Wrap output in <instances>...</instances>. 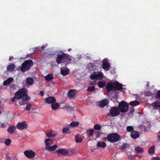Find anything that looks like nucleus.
I'll return each instance as SVG.
<instances>
[{
	"mask_svg": "<svg viewBox=\"0 0 160 160\" xmlns=\"http://www.w3.org/2000/svg\"><path fill=\"white\" fill-rule=\"evenodd\" d=\"M24 154L26 157L29 159H32L35 156V152L32 150H27L24 152Z\"/></svg>",
	"mask_w": 160,
	"mask_h": 160,
	"instance_id": "6e6552de",
	"label": "nucleus"
},
{
	"mask_svg": "<svg viewBox=\"0 0 160 160\" xmlns=\"http://www.w3.org/2000/svg\"><path fill=\"white\" fill-rule=\"evenodd\" d=\"M13 57L12 56H10L9 57V60L10 61H11L13 59Z\"/></svg>",
	"mask_w": 160,
	"mask_h": 160,
	"instance_id": "5fc2aeb1",
	"label": "nucleus"
},
{
	"mask_svg": "<svg viewBox=\"0 0 160 160\" xmlns=\"http://www.w3.org/2000/svg\"><path fill=\"white\" fill-rule=\"evenodd\" d=\"M127 144L126 143H124L122 145L121 147V149L122 150H124L126 147V146Z\"/></svg>",
	"mask_w": 160,
	"mask_h": 160,
	"instance_id": "ea45409f",
	"label": "nucleus"
},
{
	"mask_svg": "<svg viewBox=\"0 0 160 160\" xmlns=\"http://www.w3.org/2000/svg\"><path fill=\"white\" fill-rule=\"evenodd\" d=\"M130 136L132 138L136 139L139 137V134L137 132L135 131H132L131 132Z\"/></svg>",
	"mask_w": 160,
	"mask_h": 160,
	"instance_id": "dca6fc26",
	"label": "nucleus"
},
{
	"mask_svg": "<svg viewBox=\"0 0 160 160\" xmlns=\"http://www.w3.org/2000/svg\"><path fill=\"white\" fill-rule=\"evenodd\" d=\"M106 88L107 92H108L114 90V83L112 82H108L106 85Z\"/></svg>",
	"mask_w": 160,
	"mask_h": 160,
	"instance_id": "9d476101",
	"label": "nucleus"
},
{
	"mask_svg": "<svg viewBox=\"0 0 160 160\" xmlns=\"http://www.w3.org/2000/svg\"><path fill=\"white\" fill-rule=\"evenodd\" d=\"M43 92H44V91H41L40 92V94L41 95V96L42 97L44 95Z\"/></svg>",
	"mask_w": 160,
	"mask_h": 160,
	"instance_id": "864d4df0",
	"label": "nucleus"
},
{
	"mask_svg": "<svg viewBox=\"0 0 160 160\" xmlns=\"http://www.w3.org/2000/svg\"><path fill=\"white\" fill-rule=\"evenodd\" d=\"M155 146L154 145H152L149 148L148 151V153L150 154L153 153L155 151Z\"/></svg>",
	"mask_w": 160,
	"mask_h": 160,
	"instance_id": "72a5a7b5",
	"label": "nucleus"
},
{
	"mask_svg": "<svg viewBox=\"0 0 160 160\" xmlns=\"http://www.w3.org/2000/svg\"><path fill=\"white\" fill-rule=\"evenodd\" d=\"M101 128V126L98 124H95L94 126V128L96 130H100Z\"/></svg>",
	"mask_w": 160,
	"mask_h": 160,
	"instance_id": "e433bc0d",
	"label": "nucleus"
},
{
	"mask_svg": "<svg viewBox=\"0 0 160 160\" xmlns=\"http://www.w3.org/2000/svg\"><path fill=\"white\" fill-rule=\"evenodd\" d=\"M67 95L68 97L70 98H74L75 93L73 90H70L68 93Z\"/></svg>",
	"mask_w": 160,
	"mask_h": 160,
	"instance_id": "f3484780",
	"label": "nucleus"
},
{
	"mask_svg": "<svg viewBox=\"0 0 160 160\" xmlns=\"http://www.w3.org/2000/svg\"><path fill=\"white\" fill-rule=\"evenodd\" d=\"M46 102L49 104H52L55 102L56 101V99L53 97H49L45 99Z\"/></svg>",
	"mask_w": 160,
	"mask_h": 160,
	"instance_id": "f8f14e48",
	"label": "nucleus"
},
{
	"mask_svg": "<svg viewBox=\"0 0 160 160\" xmlns=\"http://www.w3.org/2000/svg\"><path fill=\"white\" fill-rule=\"evenodd\" d=\"M133 129V128L132 126H128L127 127V130L128 132H132Z\"/></svg>",
	"mask_w": 160,
	"mask_h": 160,
	"instance_id": "4c0bfd02",
	"label": "nucleus"
},
{
	"mask_svg": "<svg viewBox=\"0 0 160 160\" xmlns=\"http://www.w3.org/2000/svg\"><path fill=\"white\" fill-rule=\"evenodd\" d=\"M108 104V100L105 99L99 102V106L101 107H103Z\"/></svg>",
	"mask_w": 160,
	"mask_h": 160,
	"instance_id": "412c9836",
	"label": "nucleus"
},
{
	"mask_svg": "<svg viewBox=\"0 0 160 160\" xmlns=\"http://www.w3.org/2000/svg\"><path fill=\"white\" fill-rule=\"evenodd\" d=\"M62 132L64 133H70L71 132L69 129L68 128H64L62 130Z\"/></svg>",
	"mask_w": 160,
	"mask_h": 160,
	"instance_id": "473e14b6",
	"label": "nucleus"
},
{
	"mask_svg": "<svg viewBox=\"0 0 160 160\" xmlns=\"http://www.w3.org/2000/svg\"><path fill=\"white\" fill-rule=\"evenodd\" d=\"M17 98V97H16V96H15V95H14V97H13L12 98H11V101L12 102H14V101H15V99H16V100H19V99H18Z\"/></svg>",
	"mask_w": 160,
	"mask_h": 160,
	"instance_id": "a18cd8bd",
	"label": "nucleus"
},
{
	"mask_svg": "<svg viewBox=\"0 0 160 160\" xmlns=\"http://www.w3.org/2000/svg\"><path fill=\"white\" fill-rule=\"evenodd\" d=\"M33 65V62L32 60H25L22 64L21 66H19L17 68L18 71L21 70L22 72H24L28 70Z\"/></svg>",
	"mask_w": 160,
	"mask_h": 160,
	"instance_id": "20e7f679",
	"label": "nucleus"
},
{
	"mask_svg": "<svg viewBox=\"0 0 160 160\" xmlns=\"http://www.w3.org/2000/svg\"><path fill=\"white\" fill-rule=\"evenodd\" d=\"M153 109L159 110L160 109V101H156L151 104Z\"/></svg>",
	"mask_w": 160,
	"mask_h": 160,
	"instance_id": "4468645a",
	"label": "nucleus"
},
{
	"mask_svg": "<svg viewBox=\"0 0 160 160\" xmlns=\"http://www.w3.org/2000/svg\"><path fill=\"white\" fill-rule=\"evenodd\" d=\"M144 131H146V130H144Z\"/></svg>",
	"mask_w": 160,
	"mask_h": 160,
	"instance_id": "680f3d73",
	"label": "nucleus"
},
{
	"mask_svg": "<svg viewBox=\"0 0 160 160\" xmlns=\"http://www.w3.org/2000/svg\"><path fill=\"white\" fill-rule=\"evenodd\" d=\"M46 81H50L53 79V77L52 74H48L45 77Z\"/></svg>",
	"mask_w": 160,
	"mask_h": 160,
	"instance_id": "c85d7f7f",
	"label": "nucleus"
},
{
	"mask_svg": "<svg viewBox=\"0 0 160 160\" xmlns=\"http://www.w3.org/2000/svg\"><path fill=\"white\" fill-rule=\"evenodd\" d=\"M90 77L92 79H102L103 77V74L102 72H94L93 74L90 76Z\"/></svg>",
	"mask_w": 160,
	"mask_h": 160,
	"instance_id": "0eeeda50",
	"label": "nucleus"
},
{
	"mask_svg": "<svg viewBox=\"0 0 160 160\" xmlns=\"http://www.w3.org/2000/svg\"><path fill=\"white\" fill-rule=\"evenodd\" d=\"M52 135L53 136V137H51V138H54V137L55 136H56V134H52Z\"/></svg>",
	"mask_w": 160,
	"mask_h": 160,
	"instance_id": "4d7b16f0",
	"label": "nucleus"
},
{
	"mask_svg": "<svg viewBox=\"0 0 160 160\" xmlns=\"http://www.w3.org/2000/svg\"><path fill=\"white\" fill-rule=\"evenodd\" d=\"M15 68V65L14 64H12L11 65H8L7 67V70L8 71H12Z\"/></svg>",
	"mask_w": 160,
	"mask_h": 160,
	"instance_id": "b1692460",
	"label": "nucleus"
},
{
	"mask_svg": "<svg viewBox=\"0 0 160 160\" xmlns=\"http://www.w3.org/2000/svg\"><path fill=\"white\" fill-rule=\"evenodd\" d=\"M51 140L50 139L48 138L45 140V145L46 146H47L48 145H50L49 143H48Z\"/></svg>",
	"mask_w": 160,
	"mask_h": 160,
	"instance_id": "c03bdc74",
	"label": "nucleus"
},
{
	"mask_svg": "<svg viewBox=\"0 0 160 160\" xmlns=\"http://www.w3.org/2000/svg\"><path fill=\"white\" fill-rule=\"evenodd\" d=\"M155 98L157 99H160V90L158 91L157 94L155 96Z\"/></svg>",
	"mask_w": 160,
	"mask_h": 160,
	"instance_id": "79ce46f5",
	"label": "nucleus"
},
{
	"mask_svg": "<svg viewBox=\"0 0 160 160\" xmlns=\"http://www.w3.org/2000/svg\"><path fill=\"white\" fill-rule=\"evenodd\" d=\"M58 146L57 145L54 144L53 146H50L49 145H48L46 146L45 149L48 151L51 152L56 150Z\"/></svg>",
	"mask_w": 160,
	"mask_h": 160,
	"instance_id": "ddd939ff",
	"label": "nucleus"
},
{
	"mask_svg": "<svg viewBox=\"0 0 160 160\" xmlns=\"http://www.w3.org/2000/svg\"><path fill=\"white\" fill-rule=\"evenodd\" d=\"M6 157L7 158V159L9 160H12L13 159L12 158H11L10 157H8L7 156V154H6Z\"/></svg>",
	"mask_w": 160,
	"mask_h": 160,
	"instance_id": "3c124183",
	"label": "nucleus"
},
{
	"mask_svg": "<svg viewBox=\"0 0 160 160\" xmlns=\"http://www.w3.org/2000/svg\"><path fill=\"white\" fill-rule=\"evenodd\" d=\"M27 93V90L25 88H22L19 89L15 94L19 100L21 99L23 100H27L30 98L28 95Z\"/></svg>",
	"mask_w": 160,
	"mask_h": 160,
	"instance_id": "7ed1b4c3",
	"label": "nucleus"
},
{
	"mask_svg": "<svg viewBox=\"0 0 160 160\" xmlns=\"http://www.w3.org/2000/svg\"><path fill=\"white\" fill-rule=\"evenodd\" d=\"M113 83L114 90H120L122 87V85L121 83L117 82H113Z\"/></svg>",
	"mask_w": 160,
	"mask_h": 160,
	"instance_id": "2eb2a0df",
	"label": "nucleus"
},
{
	"mask_svg": "<svg viewBox=\"0 0 160 160\" xmlns=\"http://www.w3.org/2000/svg\"><path fill=\"white\" fill-rule=\"evenodd\" d=\"M97 146L98 147H102L104 148L106 147V143L104 142H98L97 143Z\"/></svg>",
	"mask_w": 160,
	"mask_h": 160,
	"instance_id": "5701e85b",
	"label": "nucleus"
},
{
	"mask_svg": "<svg viewBox=\"0 0 160 160\" xmlns=\"http://www.w3.org/2000/svg\"><path fill=\"white\" fill-rule=\"evenodd\" d=\"M118 108L120 110L118 109L116 107H113L110 109L109 113L111 116L115 117L119 115L120 111L122 112H125L128 109V105L127 102L124 101H122L119 103Z\"/></svg>",
	"mask_w": 160,
	"mask_h": 160,
	"instance_id": "f257e3e1",
	"label": "nucleus"
},
{
	"mask_svg": "<svg viewBox=\"0 0 160 160\" xmlns=\"http://www.w3.org/2000/svg\"><path fill=\"white\" fill-rule=\"evenodd\" d=\"M105 84V82L104 81H99L98 82V86L100 88L103 87Z\"/></svg>",
	"mask_w": 160,
	"mask_h": 160,
	"instance_id": "c756f323",
	"label": "nucleus"
},
{
	"mask_svg": "<svg viewBox=\"0 0 160 160\" xmlns=\"http://www.w3.org/2000/svg\"><path fill=\"white\" fill-rule=\"evenodd\" d=\"M51 106L52 108V110H56L58 108L59 106V104L56 102H55L52 103Z\"/></svg>",
	"mask_w": 160,
	"mask_h": 160,
	"instance_id": "bb28decb",
	"label": "nucleus"
},
{
	"mask_svg": "<svg viewBox=\"0 0 160 160\" xmlns=\"http://www.w3.org/2000/svg\"><path fill=\"white\" fill-rule=\"evenodd\" d=\"M134 110H131L129 112V114H132L134 112Z\"/></svg>",
	"mask_w": 160,
	"mask_h": 160,
	"instance_id": "13d9d810",
	"label": "nucleus"
},
{
	"mask_svg": "<svg viewBox=\"0 0 160 160\" xmlns=\"http://www.w3.org/2000/svg\"><path fill=\"white\" fill-rule=\"evenodd\" d=\"M102 68L105 71H108L110 70L111 66L106 58H104L102 60Z\"/></svg>",
	"mask_w": 160,
	"mask_h": 160,
	"instance_id": "423d86ee",
	"label": "nucleus"
},
{
	"mask_svg": "<svg viewBox=\"0 0 160 160\" xmlns=\"http://www.w3.org/2000/svg\"><path fill=\"white\" fill-rule=\"evenodd\" d=\"M0 126L1 127L3 128H5L7 126L6 124H5L4 123L2 124H1Z\"/></svg>",
	"mask_w": 160,
	"mask_h": 160,
	"instance_id": "603ef678",
	"label": "nucleus"
},
{
	"mask_svg": "<svg viewBox=\"0 0 160 160\" xmlns=\"http://www.w3.org/2000/svg\"><path fill=\"white\" fill-rule=\"evenodd\" d=\"M120 137V135L117 133H112L108 134L107 137L103 138L102 140L106 141L107 140H108V142H115L119 140Z\"/></svg>",
	"mask_w": 160,
	"mask_h": 160,
	"instance_id": "39448f33",
	"label": "nucleus"
},
{
	"mask_svg": "<svg viewBox=\"0 0 160 160\" xmlns=\"http://www.w3.org/2000/svg\"><path fill=\"white\" fill-rule=\"evenodd\" d=\"M95 134V135L96 137L97 138H98L100 137V133L99 131H96L94 133Z\"/></svg>",
	"mask_w": 160,
	"mask_h": 160,
	"instance_id": "37998d69",
	"label": "nucleus"
},
{
	"mask_svg": "<svg viewBox=\"0 0 160 160\" xmlns=\"http://www.w3.org/2000/svg\"><path fill=\"white\" fill-rule=\"evenodd\" d=\"M60 73L63 76H66L69 73V71L68 68L62 69L61 70Z\"/></svg>",
	"mask_w": 160,
	"mask_h": 160,
	"instance_id": "4be33fe9",
	"label": "nucleus"
},
{
	"mask_svg": "<svg viewBox=\"0 0 160 160\" xmlns=\"http://www.w3.org/2000/svg\"><path fill=\"white\" fill-rule=\"evenodd\" d=\"M69 152H70V153H68L69 155H71L73 154H74V151L72 149L70 150Z\"/></svg>",
	"mask_w": 160,
	"mask_h": 160,
	"instance_id": "de8ad7c7",
	"label": "nucleus"
},
{
	"mask_svg": "<svg viewBox=\"0 0 160 160\" xmlns=\"http://www.w3.org/2000/svg\"><path fill=\"white\" fill-rule=\"evenodd\" d=\"M15 129V127L14 126H10L7 129V131L10 134H12L14 132V130Z\"/></svg>",
	"mask_w": 160,
	"mask_h": 160,
	"instance_id": "6ab92c4d",
	"label": "nucleus"
},
{
	"mask_svg": "<svg viewBox=\"0 0 160 160\" xmlns=\"http://www.w3.org/2000/svg\"><path fill=\"white\" fill-rule=\"evenodd\" d=\"M28 124L25 121L19 122L16 126L17 128L19 130H22L27 128Z\"/></svg>",
	"mask_w": 160,
	"mask_h": 160,
	"instance_id": "9b49d317",
	"label": "nucleus"
},
{
	"mask_svg": "<svg viewBox=\"0 0 160 160\" xmlns=\"http://www.w3.org/2000/svg\"><path fill=\"white\" fill-rule=\"evenodd\" d=\"M13 80V78H12L10 77L8 78L7 80L4 81L3 85L4 86L10 84Z\"/></svg>",
	"mask_w": 160,
	"mask_h": 160,
	"instance_id": "a211bd4d",
	"label": "nucleus"
},
{
	"mask_svg": "<svg viewBox=\"0 0 160 160\" xmlns=\"http://www.w3.org/2000/svg\"><path fill=\"white\" fill-rule=\"evenodd\" d=\"M79 124V123L78 122H72L70 124V125L72 126V127H75L78 126Z\"/></svg>",
	"mask_w": 160,
	"mask_h": 160,
	"instance_id": "2f4dec72",
	"label": "nucleus"
},
{
	"mask_svg": "<svg viewBox=\"0 0 160 160\" xmlns=\"http://www.w3.org/2000/svg\"><path fill=\"white\" fill-rule=\"evenodd\" d=\"M95 89V87L94 86H90L88 88L87 90L88 91L92 92L94 91Z\"/></svg>",
	"mask_w": 160,
	"mask_h": 160,
	"instance_id": "f704fd0d",
	"label": "nucleus"
},
{
	"mask_svg": "<svg viewBox=\"0 0 160 160\" xmlns=\"http://www.w3.org/2000/svg\"><path fill=\"white\" fill-rule=\"evenodd\" d=\"M11 140L10 139H7L4 141L5 144L7 146L9 145L11 143Z\"/></svg>",
	"mask_w": 160,
	"mask_h": 160,
	"instance_id": "c9c22d12",
	"label": "nucleus"
},
{
	"mask_svg": "<svg viewBox=\"0 0 160 160\" xmlns=\"http://www.w3.org/2000/svg\"><path fill=\"white\" fill-rule=\"evenodd\" d=\"M151 160H160V159L159 157H156L152 158Z\"/></svg>",
	"mask_w": 160,
	"mask_h": 160,
	"instance_id": "8fccbe9b",
	"label": "nucleus"
},
{
	"mask_svg": "<svg viewBox=\"0 0 160 160\" xmlns=\"http://www.w3.org/2000/svg\"><path fill=\"white\" fill-rule=\"evenodd\" d=\"M157 139L158 140V141L160 142V136L158 135L157 137Z\"/></svg>",
	"mask_w": 160,
	"mask_h": 160,
	"instance_id": "6e6d98bb",
	"label": "nucleus"
},
{
	"mask_svg": "<svg viewBox=\"0 0 160 160\" xmlns=\"http://www.w3.org/2000/svg\"><path fill=\"white\" fill-rule=\"evenodd\" d=\"M79 134H77L75 136V142L77 143H81L82 142V139L81 137H79Z\"/></svg>",
	"mask_w": 160,
	"mask_h": 160,
	"instance_id": "a878e982",
	"label": "nucleus"
},
{
	"mask_svg": "<svg viewBox=\"0 0 160 160\" xmlns=\"http://www.w3.org/2000/svg\"><path fill=\"white\" fill-rule=\"evenodd\" d=\"M59 156L66 155L69 153V151L65 148H61L57 150L56 151Z\"/></svg>",
	"mask_w": 160,
	"mask_h": 160,
	"instance_id": "1a4fd4ad",
	"label": "nucleus"
},
{
	"mask_svg": "<svg viewBox=\"0 0 160 160\" xmlns=\"http://www.w3.org/2000/svg\"><path fill=\"white\" fill-rule=\"evenodd\" d=\"M26 104L27 105L26 106L25 108V109H26V110L28 111V110H29L31 107V105L28 103H27Z\"/></svg>",
	"mask_w": 160,
	"mask_h": 160,
	"instance_id": "58836bf2",
	"label": "nucleus"
},
{
	"mask_svg": "<svg viewBox=\"0 0 160 160\" xmlns=\"http://www.w3.org/2000/svg\"><path fill=\"white\" fill-rule=\"evenodd\" d=\"M139 102L137 100L131 101L129 103V105L133 106H135L139 105Z\"/></svg>",
	"mask_w": 160,
	"mask_h": 160,
	"instance_id": "393cba45",
	"label": "nucleus"
},
{
	"mask_svg": "<svg viewBox=\"0 0 160 160\" xmlns=\"http://www.w3.org/2000/svg\"><path fill=\"white\" fill-rule=\"evenodd\" d=\"M135 150L138 153L141 154L143 152V150L142 148L137 147L135 148Z\"/></svg>",
	"mask_w": 160,
	"mask_h": 160,
	"instance_id": "7c9ffc66",
	"label": "nucleus"
},
{
	"mask_svg": "<svg viewBox=\"0 0 160 160\" xmlns=\"http://www.w3.org/2000/svg\"><path fill=\"white\" fill-rule=\"evenodd\" d=\"M126 90V89L125 88H122H122H121V89H120V90L122 92L124 93L125 92Z\"/></svg>",
	"mask_w": 160,
	"mask_h": 160,
	"instance_id": "09e8293b",
	"label": "nucleus"
},
{
	"mask_svg": "<svg viewBox=\"0 0 160 160\" xmlns=\"http://www.w3.org/2000/svg\"><path fill=\"white\" fill-rule=\"evenodd\" d=\"M34 82V80L32 78H28L26 79V83L28 85H32Z\"/></svg>",
	"mask_w": 160,
	"mask_h": 160,
	"instance_id": "aec40b11",
	"label": "nucleus"
},
{
	"mask_svg": "<svg viewBox=\"0 0 160 160\" xmlns=\"http://www.w3.org/2000/svg\"><path fill=\"white\" fill-rule=\"evenodd\" d=\"M2 142V139L1 138H0V142Z\"/></svg>",
	"mask_w": 160,
	"mask_h": 160,
	"instance_id": "052dcab7",
	"label": "nucleus"
},
{
	"mask_svg": "<svg viewBox=\"0 0 160 160\" xmlns=\"http://www.w3.org/2000/svg\"><path fill=\"white\" fill-rule=\"evenodd\" d=\"M27 100H23L21 99V100L19 102V104L21 105H25L26 103L25 102V101Z\"/></svg>",
	"mask_w": 160,
	"mask_h": 160,
	"instance_id": "a19ab883",
	"label": "nucleus"
},
{
	"mask_svg": "<svg viewBox=\"0 0 160 160\" xmlns=\"http://www.w3.org/2000/svg\"><path fill=\"white\" fill-rule=\"evenodd\" d=\"M93 132L94 130L92 129H89L86 131V133L89 137L92 136Z\"/></svg>",
	"mask_w": 160,
	"mask_h": 160,
	"instance_id": "cd10ccee",
	"label": "nucleus"
},
{
	"mask_svg": "<svg viewBox=\"0 0 160 160\" xmlns=\"http://www.w3.org/2000/svg\"><path fill=\"white\" fill-rule=\"evenodd\" d=\"M52 132H51L46 133L47 136L48 138H51V137H53V136L52 135Z\"/></svg>",
	"mask_w": 160,
	"mask_h": 160,
	"instance_id": "49530a36",
	"label": "nucleus"
},
{
	"mask_svg": "<svg viewBox=\"0 0 160 160\" xmlns=\"http://www.w3.org/2000/svg\"><path fill=\"white\" fill-rule=\"evenodd\" d=\"M45 48V47L44 45H43L42 46L41 48L42 49H43Z\"/></svg>",
	"mask_w": 160,
	"mask_h": 160,
	"instance_id": "bf43d9fd",
	"label": "nucleus"
},
{
	"mask_svg": "<svg viewBox=\"0 0 160 160\" xmlns=\"http://www.w3.org/2000/svg\"><path fill=\"white\" fill-rule=\"evenodd\" d=\"M67 60L69 61H71V57L68 54L62 52V54H58L57 55L56 61L59 64L62 62H67Z\"/></svg>",
	"mask_w": 160,
	"mask_h": 160,
	"instance_id": "f03ea898",
	"label": "nucleus"
}]
</instances>
